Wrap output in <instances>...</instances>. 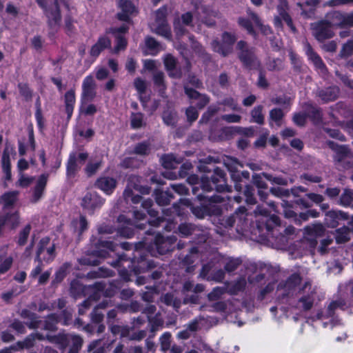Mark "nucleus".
<instances>
[{
    "instance_id": "f257e3e1",
    "label": "nucleus",
    "mask_w": 353,
    "mask_h": 353,
    "mask_svg": "<svg viewBox=\"0 0 353 353\" xmlns=\"http://www.w3.org/2000/svg\"><path fill=\"white\" fill-rule=\"evenodd\" d=\"M212 181L209 180V177L203 176L200 179V187L204 192H210L215 189L217 192H223L227 189L225 174L220 168H215L214 174L211 176ZM199 178L195 175H191L188 178L189 183L194 185L192 192L194 194H196L199 187L196 185L199 184Z\"/></svg>"
},
{
    "instance_id": "f03ea898",
    "label": "nucleus",
    "mask_w": 353,
    "mask_h": 353,
    "mask_svg": "<svg viewBox=\"0 0 353 353\" xmlns=\"http://www.w3.org/2000/svg\"><path fill=\"white\" fill-rule=\"evenodd\" d=\"M166 14L167 8L165 7L159 8L155 12V19L151 23L150 27L154 32L170 39L171 38V31L166 21Z\"/></svg>"
},
{
    "instance_id": "7ed1b4c3",
    "label": "nucleus",
    "mask_w": 353,
    "mask_h": 353,
    "mask_svg": "<svg viewBox=\"0 0 353 353\" xmlns=\"http://www.w3.org/2000/svg\"><path fill=\"white\" fill-rule=\"evenodd\" d=\"M237 48L239 50V57L245 66L250 69L259 67V62L252 48H249L245 42L240 41L237 43Z\"/></svg>"
},
{
    "instance_id": "20e7f679",
    "label": "nucleus",
    "mask_w": 353,
    "mask_h": 353,
    "mask_svg": "<svg viewBox=\"0 0 353 353\" xmlns=\"http://www.w3.org/2000/svg\"><path fill=\"white\" fill-rule=\"evenodd\" d=\"M21 316L23 318H27L30 320L28 325L30 328H43L47 330H54L55 329L56 324L58 322L57 318L54 314H52L48 316V319L45 321H37L34 314L30 313L27 310H23L21 312Z\"/></svg>"
},
{
    "instance_id": "39448f33",
    "label": "nucleus",
    "mask_w": 353,
    "mask_h": 353,
    "mask_svg": "<svg viewBox=\"0 0 353 353\" xmlns=\"http://www.w3.org/2000/svg\"><path fill=\"white\" fill-rule=\"evenodd\" d=\"M103 203L104 200L97 192L89 190L82 197L81 205L87 212L92 213L94 210L101 208Z\"/></svg>"
},
{
    "instance_id": "423d86ee",
    "label": "nucleus",
    "mask_w": 353,
    "mask_h": 353,
    "mask_svg": "<svg viewBox=\"0 0 353 353\" xmlns=\"http://www.w3.org/2000/svg\"><path fill=\"white\" fill-rule=\"evenodd\" d=\"M236 41L234 35L225 32L222 35V43L214 41L212 43L213 50L223 56H227L232 50V46Z\"/></svg>"
},
{
    "instance_id": "0eeeda50",
    "label": "nucleus",
    "mask_w": 353,
    "mask_h": 353,
    "mask_svg": "<svg viewBox=\"0 0 353 353\" xmlns=\"http://www.w3.org/2000/svg\"><path fill=\"white\" fill-rule=\"evenodd\" d=\"M36 1L41 8L45 9L46 14L48 18L49 25L51 27L59 25L61 20V16L58 6V1L54 0L53 5H52L51 7L49 8H46L43 0Z\"/></svg>"
},
{
    "instance_id": "6e6552de",
    "label": "nucleus",
    "mask_w": 353,
    "mask_h": 353,
    "mask_svg": "<svg viewBox=\"0 0 353 353\" xmlns=\"http://www.w3.org/2000/svg\"><path fill=\"white\" fill-rule=\"evenodd\" d=\"M49 239H43L40 241V247L37 251V258L43 259L47 262L51 261L55 256V247L54 244L49 245Z\"/></svg>"
},
{
    "instance_id": "1a4fd4ad",
    "label": "nucleus",
    "mask_w": 353,
    "mask_h": 353,
    "mask_svg": "<svg viewBox=\"0 0 353 353\" xmlns=\"http://www.w3.org/2000/svg\"><path fill=\"white\" fill-rule=\"evenodd\" d=\"M96 84L92 76L86 77L82 83L81 101H91L96 96Z\"/></svg>"
},
{
    "instance_id": "9d476101",
    "label": "nucleus",
    "mask_w": 353,
    "mask_h": 353,
    "mask_svg": "<svg viewBox=\"0 0 353 353\" xmlns=\"http://www.w3.org/2000/svg\"><path fill=\"white\" fill-rule=\"evenodd\" d=\"M288 5L286 0H279V5L278 6V11L279 12V16H277L274 19V25L277 28L281 27V20L285 21L286 24L289 26V28L292 30V31H295V28L294 27L291 18L289 17L288 13L286 12Z\"/></svg>"
},
{
    "instance_id": "9b49d317",
    "label": "nucleus",
    "mask_w": 353,
    "mask_h": 353,
    "mask_svg": "<svg viewBox=\"0 0 353 353\" xmlns=\"http://www.w3.org/2000/svg\"><path fill=\"white\" fill-rule=\"evenodd\" d=\"M313 34L317 40L323 41L332 37L334 33L330 24L327 21H322L314 26Z\"/></svg>"
},
{
    "instance_id": "f8f14e48",
    "label": "nucleus",
    "mask_w": 353,
    "mask_h": 353,
    "mask_svg": "<svg viewBox=\"0 0 353 353\" xmlns=\"http://www.w3.org/2000/svg\"><path fill=\"white\" fill-rule=\"evenodd\" d=\"M305 237L311 241L312 246H315L316 241L315 238L321 236L324 232V227L321 223L313 224L305 228Z\"/></svg>"
},
{
    "instance_id": "ddd939ff",
    "label": "nucleus",
    "mask_w": 353,
    "mask_h": 353,
    "mask_svg": "<svg viewBox=\"0 0 353 353\" xmlns=\"http://www.w3.org/2000/svg\"><path fill=\"white\" fill-rule=\"evenodd\" d=\"M212 260H216L221 265H224L225 269L228 272H232L237 268L241 261L238 259H232L229 257H223L219 254L214 253Z\"/></svg>"
},
{
    "instance_id": "4468645a",
    "label": "nucleus",
    "mask_w": 353,
    "mask_h": 353,
    "mask_svg": "<svg viewBox=\"0 0 353 353\" xmlns=\"http://www.w3.org/2000/svg\"><path fill=\"white\" fill-rule=\"evenodd\" d=\"M155 247L157 251L152 250V255L156 256L157 254H164L172 249V239H165L161 236H157L155 239Z\"/></svg>"
},
{
    "instance_id": "2eb2a0df",
    "label": "nucleus",
    "mask_w": 353,
    "mask_h": 353,
    "mask_svg": "<svg viewBox=\"0 0 353 353\" xmlns=\"http://www.w3.org/2000/svg\"><path fill=\"white\" fill-rule=\"evenodd\" d=\"M119 6L121 10L118 14L120 20L128 21L130 15L137 12L135 6L128 0H120Z\"/></svg>"
},
{
    "instance_id": "dca6fc26",
    "label": "nucleus",
    "mask_w": 353,
    "mask_h": 353,
    "mask_svg": "<svg viewBox=\"0 0 353 353\" xmlns=\"http://www.w3.org/2000/svg\"><path fill=\"white\" fill-rule=\"evenodd\" d=\"M347 215L341 211L332 210L325 214V221L328 227L335 228L339 222L342 220H347Z\"/></svg>"
},
{
    "instance_id": "f3484780",
    "label": "nucleus",
    "mask_w": 353,
    "mask_h": 353,
    "mask_svg": "<svg viewBox=\"0 0 353 353\" xmlns=\"http://www.w3.org/2000/svg\"><path fill=\"white\" fill-rule=\"evenodd\" d=\"M48 176L42 174L38 179L37 185L34 188L30 201L33 203H37L43 196L45 188L47 184Z\"/></svg>"
},
{
    "instance_id": "a211bd4d",
    "label": "nucleus",
    "mask_w": 353,
    "mask_h": 353,
    "mask_svg": "<svg viewBox=\"0 0 353 353\" xmlns=\"http://www.w3.org/2000/svg\"><path fill=\"white\" fill-rule=\"evenodd\" d=\"M96 185L105 194H110L117 186V181L112 177L103 176L97 181Z\"/></svg>"
},
{
    "instance_id": "6ab92c4d",
    "label": "nucleus",
    "mask_w": 353,
    "mask_h": 353,
    "mask_svg": "<svg viewBox=\"0 0 353 353\" xmlns=\"http://www.w3.org/2000/svg\"><path fill=\"white\" fill-rule=\"evenodd\" d=\"M36 339L43 340L44 339V336L37 333L32 334L27 336L24 341L18 342L15 345L12 347V349L17 351L23 348H30L34 345V342Z\"/></svg>"
},
{
    "instance_id": "aec40b11",
    "label": "nucleus",
    "mask_w": 353,
    "mask_h": 353,
    "mask_svg": "<svg viewBox=\"0 0 353 353\" xmlns=\"http://www.w3.org/2000/svg\"><path fill=\"white\" fill-rule=\"evenodd\" d=\"M110 40L108 37H100L98 41L92 47L90 55L94 57H98L103 50L110 47Z\"/></svg>"
},
{
    "instance_id": "412c9836",
    "label": "nucleus",
    "mask_w": 353,
    "mask_h": 353,
    "mask_svg": "<svg viewBox=\"0 0 353 353\" xmlns=\"http://www.w3.org/2000/svg\"><path fill=\"white\" fill-rule=\"evenodd\" d=\"M212 266L210 264L203 266L200 276L207 280H213L218 282L221 281L224 278V272L221 270H219L214 274H208Z\"/></svg>"
},
{
    "instance_id": "4be33fe9",
    "label": "nucleus",
    "mask_w": 353,
    "mask_h": 353,
    "mask_svg": "<svg viewBox=\"0 0 353 353\" xmlns=\"http://www.w3.org/2000/svg\"><path fill=\"white\" fill-rule=\"evenodd\" d=\"M305 50L306 53L309 57V59L313 62L316 68L321 70L322 72H325V65L320 58V57L316 54L312 50V47L310 44L307 43L305 45Z\"/></svg>"
},
{
    "instance_id": "5701e85b",
    "label": "nucleus",
    "mask_w": 353,
    "mask_h": 353,
    "mask_svg": "<svg viewBox=\"0 0 353 353\" xmlns=\"http://www.w3.org/2000/svg\"><path fill=\"white\" fill-rule=\"evenodd\" d=\"M339 90L336 87L328 88L319 92V97L324 102L335 100L339 95Z\"/></svg>"
},
{
    "instance_id": "b1692460",
    "label": "nucleus",
    "mask_w": 353,
    "mask_h": 353,
    "mask_svg": "<svg viewBox=\"0 0 353 353\" xmlns=\"http://www.w3.org/2000/svg\"><path fill=\"white\" fill-rule=\"evenodd\" d=\"M145 44L146 48V54L154 55L157 54L159 51L163 50V48L161 46V45L152 37L145 38Z\"/></svg>"
},
{
    "instance_id": "393cba45",
    "label": "nucleus",
    "mask_w": 353,
    "mask_h": 353,
    "mask_svg": "<svg viewBox=\"0 0 353 353\" xmlns=\"http://www.w3.org/2000/svg\"><path fill=\"white\" fill-rule=\"evenodd\" d=\"M1 167L3 172L5 174V179L6 181H10L12 177L11 174V166H10V157L9 152L7 150L3 151L2 157H1Z\"/></svg>"
},
{
    "instance_id": "a878e982",
    "label": "nucleus",
    "mask_w": 353,
    "mask_h": 353,
    "mask_svg": "<svg viewBox=\"0 0 353 353\" xmlns=\"http://www.w3.org/2000/svg\"><path fill=\"white\" fill-rule=\"evenodd\" d=\"M163 61L166 69L170 72V77L176 78L181 77L180 72L174 71L176 61L173 56L170 54L165 55Z\"/></svg>"
},
{
    "instance_id": "bb28decb",
    "label": "nucleus",
    "mask_w": 353,
    "mask_h": 353,
    "mask_svg": "<svg viewBox=\"0 0 353 353\" xmlns=\"http://www.w3.org/2000/svg\"><path fill=\"white\" fill-rule=\"evenodd\" d=\"M186 94L191 99H195L198 100L196 103V105L199 108H203L205 105H206L209 103V99L205 95H201L196 91L185 88Z\"/></svg>"
},
{
    "instance_id": "cd10ccee",
    "label": "nucleus",
    "mask_w": 353,
    "mask_h": 353,
    "mask_svg": "<svg viewBox=\"0 0 353 353\" xmlns=\"http://www.w3.org/2000/svg\"><path fill=\"white\" fill-rule=\"evenodd\" d=\"M19 195L18 191H12L5 193L1 197V201L3 205L4 208H8L12 206L17 201Z\"/></svg>"
},
{
    "instance_id": "c85d7f7f",
    "label": "nucleus",
    "mask_w": 353,
    "mask_h": 353,
    "mask_svg": "<svg viewBox=\"0 0 353 353\" xmlns=\"http://www.w3.org/2000/svg\"><path fill=\"white\" fill-rule=\"evenodd\" d=\"M74 103H75L74 92L73 90L68 91L65 94V111H66L68 118H70L72 114Z\"/></svg>"
},
{
    "instance_id": "c756f323",
    "label": "nucleus",
    "mask_w": 353,
    "mask_h": 353,
    "mask_svg": "<svg viewBox=\"0 0 353 353\" xmlns=\"http://www.w3.org/2000/svg\"><path fill=\"white\" fill-rule=\"evenodd\" d=\"M181 160L174 154H167L161 158L162 165L167 169H174L177 165L181 163Z\"/></svg>"
},
{
    "instance_id": "7c9ffc66",
    "label": "nucleus",
    "mask_w": 353,
    "mask_h": 353,
    "mask_svg": "<svg viewBox=\"0 0 353 353\" xmlns=\"http://www.w3.org/2000/svg\"><path fill=\"white\" fill-rule=\"evenodd\" d=\"M283 117V112L279 108H274L270 112V124L273 125L274 123L277 126L281 125V121Z\"/></svg>"
},
{
    "instance_id": "2f4dec72",
    "label": "nucleus",
    "mask_w": 353,
    "mask_h": 353,
    "mask_svg": "<svg viewBox=\"0 0 353 353\" xmlns=\"http://www.w3.org/2000/svg\"><path fill=\"white\" fill-rule=\"evenodd\" d=\"M336 241L338 243H345L350 239V232L347 227H343L336 230Z\"/></svg>"
},
{
    "instance_id": "473e14b6",
    "label": "nucleus",
    "mask_w": 353,
    "mask_h": 353,
    "mask_svg": "<svg viewBox=\"0 0 353 353\" xmlns=\"http://www.w3.org/2000/svg\"><path fill=\"white\" fill-rule=\"evenodd\" d=\"M329 19L330 21L327 22L330 24L331 28L332 26L343 27L344 14L334 12L330 14Z\"/></svg>"
},
{
    "instance_id": "72a5a7b5",
    "label": "nucleus",
    "mask_w": 353,
    "mask_h": 353,
    "mask_svg": "<svg viewBox=\"0 0 353 353\" xmlns=\"http://www.w3.org/2000/svg\"><path fill=\"white\" fill-rule=\"evenodd\" d=\"M263 106L259 105L255 107L251 112L252 121L258 124L264 123V116L262 113Z\"/></svg>"
},
{
    "instance_id": "f704fd0d",
    "label": "nucleus",
    "mask_w": 353,
    "mask_h": 353,
    "mask_svg": "<svg viewBox=\"0 0 353 353\" xmlns=\"http://www.w3.org/2000/svg\"><path fill=\"white\" fill-rule=\"evenodd\" d=\"M180 203L182 205L186 206L190 208L192 212L198 218H203L205 214V210L203 208H195L192 205L191 202L188 199H181Z\"/></svg>"
},
{
    "instance_id": "c9c22d12",
    "label": "nucleus",
    "mask_w": 353,
    "mask_h": 353,
    "mask_svg": "<svg viewBox=\"0 0 353 353\" xmlns=\"http://www.w3.org/2000/svg\"><path fill=\"white\" fill-rule=\"evenodd\" d=\"M81 165H80L77 160L76 155L74 154H71L68 162V173L69 174H73L77 170L81 168Z\"/></svg>"
},
{
    "instance_id": "e433bc0d",
    "label": "nucleus",
    "mask_w": 353,
    "mask_h": 353,
    "mask_svg": "<svg viewBox=\"0 0 353 353\" xmlns=\"http://www.w3.org/2000/svg\"><path fill=\"white\" fill-rule=\"evenodd\" d=\"M102 160L101 159H97L93 161H90L85 168V172L88 176H91L96 173V172L101 166Z\"/></svg>"
},
{
    "instance_id": "4c0bfd02",
    "label": "nucleus",
    "mask_w": 353,
    "mask_h": 353,
    "mask_svg": "<svg viewBox=\"0 0 353 353\" xmlns=\"http://www.w3.org/2000/svg\"><path fill=\"white\" fill-rule=\"evenodd\" d=\"M171 198L169 191H161L157 192L155 199L159 205H165L170 201Z\"/></svg>"
},
{
    "instance_id": "58836bf2",
    "label": "nucleus",
    "mask_w": 353,
    "mask_h": 353,
    "mask_svg": "<svg viewBox=\"0 0 353 353\" xmlns=\"http://www.w3.org/2000/svg\"><path fill=\"white\" fill-rule=\"evenodd\" d=\"M248 14H249V16L251 18V19L254 22L256 26L260 29L261 32H263L264 34H266V35H268L269 33H270L271 31H270V28L268 26H263L261 23L260 19L258 17V16L255 13L249 12Z\"/></svg>"
},
{
    "instance_id": "ea45409f",
    "label": "nucleus",
    "mask_w": 353,
    "mask_h": 353,
    "mask_svg": "<svg viewBox=\"0 0 353 353\" xmlns=\"http://www.w3.org/2000/svg\"><path fill=\"white\" fill-rule=\"evenodd\" d=\"M131 126L133 128H141L143 123V115L140 112L132 113L130 117Z\"/></svg>"
},
{
    "instance_id": "a19ab883",
    "label": "nucleus",
    "mask_w": 353,
    "mask_h": 353,
    "mask_svg": "<svg viewBox=\"0 0 353 353\" xmlns=\"http://www.w3.org/2000/svg\"><path fill=\"white\" fill-rule=\"evenodd\" d=\"M7 220V225L13 229L17 227L20 223V217L18 212L6 215Z\"/></svg>"
},
{
    "instance_id": "79ce46f5",
    "label": "nucleus",
    "mask_w": 353,
    "mask_h": 353,
    "mask_svg": "<svg viewBox=\"0 0 353 353\" xmlns=\"http://www.w3.org/2000/svg\"><path fill=\"white\" fill-rule=\"evenodd\" d=\"M88 102L82 101L81 112L85 115H93L97 112V108L94 104H90Z\"/></svg>"
},
{
    "instance_id": "37998d69",
    "label": "nucleus",
    "mask_w": 353,
    "mask_h": 353,
    "mask_svg": "<svg viewBox=\"0 0 353 353\" xmlns=\"http://www.w3.org/2000/svg\"><path fill=\"white\" fill-rule=\"evenodd\" d=\"M171 334L169 332L164 333L160 338L161 350L163 352L168 351L170 348Z\"/></svg>"
},
{
    "instance_id": "c03bdc74",
    "label": "nucleus",
    "mask_w": 353,
    "mask_h": 353,
    "mask_svg": "<svg viewBox=\"0 0 353 353\" xmlns=\"http://www.w3.org/2000/svg\"><path fill=\"white\" fill-rule=\"evenodd\" d=\"M13 259L11 256L3 258L0 256V274L6 272L12 264Z\"/></svg>"
},
{
    "instance_id": "a18cd8bd",
    "label": "nucleus",
    "mask_w": 353,
    "mask_h": 353,
    "mask_svg": "<svg viewBox=\"0 0 353 353\" xmlns=\"http://www.w3.org/2000/svg\"><path fill=\"white\" fill-rule=\"evenodd\" d=\"M353 201V191L345 190L340 198V203L344 206L350 205Z\"/></svg>"
},
{
    "instance_id": "49530a36",
    "label": "nucleus",
    "mask_w": 353,
    "mask_h": 353,
    "mask_svg": "<svg viewBox=\"0 0 353 353\" xmlns=\"http://www.w3.org/2000/svg\"><path fill=\"white\" fill-rule=\"evenodd\" d=\"M72 224L76 230L79 233L87 229L88 223L84 216H80L79 219L74 220Z\"/></svg>"
},
{
    "instance_id": "de8ad7c7",
    "label": "nucleus",
    "mask_w": 353,
    "mask_h": 353,
    "mask_svg": "<svg viewBox=\"0 0 353 353\" xmlns=\"http://www.w3.org/2000/svg\"><path fill=\"white\" fill-rule=\"evenodd\" d=\"M65 340L68 342L69 344L72 345V347L79 350L82 345V339L79 336L67 335L65 336Z\"/></svg>"
},
{
    "instance_id": "09e8293b",
    "label": "nucleus",
    "mask_w": 353,
    "mask_h": 353,
    "mask_svg": "<svg viewBox=\"0 0 353 353\" xmlns=\"http://www.w3.org/2000/svg\"><path fill=\"white\" fill-rule=\"evenodd\" d=\"M31 226L27 225L19 233L18 243L20 245H23L26 242L28 237L30 234Z\"/></svg>"
},
{
    "instance_id": "8fccbe9b",
    "label": "nucleus",
    "mask_w": 353,
    "mask_h": 353,
    "mask_svg": "<svg viewBox=\"0 0 353 353\" xmlns=\"http://www.w3.org/2000/svg\"><path fill=\"white\" fill-rule=\"evenodd\" d=\"M262 175L269 181L281 185H288V180L280 176H272L271 174L263 173Z\"/></svg>"
},
{
    "instance_id": "3c124183",
    "label": "nucleus",
    "mask_w": 353,
    "mask_h": 353,
    "mask_svg": "<svg viewBox=\"0 0 353 353\" xmlns=\"http://www.w3.org/2000/svg\"><path fill=\"white\" fill-rule=\"evenodd\" d=\"M33 177L27 176L23 174H20L19 180L16 183V185L21 188H26L29 186L33 182Z\"/></svg>"
},
{
    "instance_id": "603ef678",
    "label": "nucleus",
    "mask_w": 353,
    "mask_h": 353,
    "mask_svg": "<svg viewBox=\"0 0 353 353\" xmlns=\"http://www.w3.org/2000/svg\"><path fill=\"white\" fill-rule=\"evenodd\" d=\"M164 123L168 125H173L176 121V114L172 111H165L163 114Z\"/></svg>"
},
{
    "instance_id": "864d4df0",
    "label": "nucleus",
    "mask_w": 353,
    "mask_h": 353,
    "mask_svg": "<svg viewBox=\"0 0 353 353\" xmlns=\"http://www.w3.org/2000/svg\"><path fill=\"white\" fill-rule=\"evenodd\" d=\"M123 195L126 200L130 199L134 203H137L141 201L140 196L133 194L132 190L130 189V185H128L125 190Z\"/></svg>"
},
{
    "instance_id": "5fc2aeb1",
    "label": "nucleus",
    "mask_w": 353,
    "mask_h": 353,
    "mask_svg": "<svg viewBox=\"0 0 353 353\" xmlns=\"http://www.w3.org/2000/svg\"><path fill=\"white\" fill-rule=\"evenodd\" d=\"M238 22H239V24L241 27L245 28L249 34H252V35L255 34V32L252 26V23L248 19H246L244 18H239Z\"/></svg>"
},
{
    "instance_id": "6e6d98bb",
    "label": "nucleus",
    "mask_w": 353,
    "mask_h": 353,
    "mask_svg": "<svg viewBox=\"0 0 353 353\" xmlns=\"http://www.w3.org/2000/svg\"><path fill=\"white\" fill-rule=\"evenodd\" d=\"M148 321L152 325V331H155L163 323L159 314H156L154 317L149 316Z\"/></svg>"
},
{
    "instance_id": "4d7b16f0",
    "label": "nucleus",
    "mask_w": 353,
    "mask_h": 353,
    "mask_svg": "<svg viewBox=\"0 0 353 353\" xmlns=\"http://www.w3.org/2000/svg\"><path fill=\"white\" fill-rule=\"evenodd\" d=\"M299 303L301 304L303 310H310L313 304V298L310 295L303 296L300 298Z\"/></svg>"
},
{
    "instance_id": "13d9d810",
    "label": "nucleus",
    "mask_w": 353,
    "mask_h": 353,
    "mask_svg": "<svg viewBox=\"0 0 353 353\" xmlns=\"http://www.w3.org/2000/svg\"><path fill=\"white\" fill-rule=\"evenodd\" d=\"M35 117H36V120H37L39 128H40V130H42L44 126V121H43V118L42 117V113H41V110L40 103H39V99L37 100V110L35 112Z\"/></svg>"
},
{
    "instance_id": "bf43d9fd",
    "label": "nucleus",
    "mask_w": 353,
    "mask_h": 353,
    "mask_svg": "<svg viewBox=\"0 0 353 353\" xmlns=\"http://www.w3.org/2000/svg\"><path fill=\"white\" fill-rule=\"evenodd\" d=\"M88 351L90 353H103V349L101 346V341L97 340L92 342L88 347Z\"/></svg>"
},
{
    "instance_id": "052dcab7",
    "label": "nucleus",
    "mask_w": 353,
    "mask_h": 353,
    "mask_svg": "<svg viewBox=\"0 0 353 353\" xmlns=\"http://www.w3.org/2000/svg\"><path fill=\"white\" fill-rule=\"evenodd\" d=\"M194 230V228L191 224H181L179 227V232L183 236H189L190 234H191L192 233Z\"/></svg>"
},
{
    "instance_id": "680f3d73",
    "label": "nucleus",
    "mask_w": 353,
    "mask_h": 353,
    "mask_svg": "<svg viewBox=\"0 0 353 353\" xmlns=\"http://www.w3.org/2000/svg\"><path fill=\"white\" fill-rule=\"evenodd\" d=\"M318 216V212L314 211V210H309L307 211V212L305 213H301L299 215V219H295V222L298 224V225H300L301 223V221H306L307 220L308 217L309 216H312V217H316Z\"/></svg>"
},
{
    "instance_id": "e2e57ef3",
    "label": "nucleus",
    "mask_w": 353,
    "mask_h": 353,
    "mask_svg": "<svg viewBox=\"0 0 353 353\" xmlns=\"http://www.w3.org/2000/svg\"><path fill=\"white\" fill-rule=\"evenodd\" d=\"M224 290L221 288H215L209 294L208 299L210 301H216L219 299L223 294Z\"/></svg>"
},
{
    "instance_id": "0e129e2a",
    "label": "nucleus",
    "mask_w": 353,
    "mask_h": 353,
    "mask_svg": "<svg viewBox=\"0 0 353 353\" xmlns=\"http://www.w3.org/2000/svg\"><path fill=\"white\" fill-rule=\"evenodd\" d=\"M127 46V41L122 36L117 37V45L114 48L115 52H119L120 50H123Z\"/></svg>"
},
{
    "instance_id": "69168bd1",
    "label": "nucleus",
    "mask_w": 353,
    "mask_h": 353,
    "mask_svg": "<svg viewBox=\"0 0 353 353\" xmlns=\"http://www.w3.org/2000/svg\"><path fill=\"white\" fill-rule=\"evenodd\" d=\"M149 150V145L145 143H139L134 148V152L141 155L148 154Z\"/></svg>"
},
{
    "instance_id": "338daca9",
    "label": "nucleus",
    "mask_w": 353,
    "mask_h": 353,
    "mask_svg": "<svg viewBox=\"0 0 353 353\" xmlns=\"http://www.w3.org/2000/svg\"><path fill=\"white\" fill-rule=\"evenodd\" d=\"M186 115L188 121L192 122L195 121L198 118L199 114L194 108L190 107L186 110Z\"/></svg>"
},
{
    "instance_id": "774afa93",
    "label": "nucleus",
    "mask_w": 353,
    "mask_h": 353,
    "mask_svg": "<svg viewBox=\"0 0 353 353\" xmlns=\"http://www.w3.org/2000/svg\"><path fill=\"white\" fill-rule=\"evenodd\" d=\"M353 52V41H350L347 42L343 47L342 54L344 56H349Z\"/></svg>"
}]
</instances>
